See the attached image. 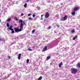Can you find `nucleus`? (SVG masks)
Wrapping results in <instances>:
<instances>
[{
	"mask_svg": "<svg viewBox=\"0 0 80 80\" xmlns=\"http://www.w3.org/2000/svg\"><path fill=\"white\" fill-rule=\"evenodd\" d=\"M31 15H32V14H28V16L29 17V16H31Z\"/></svg>",
	"mask_w": 80,
	"mask_h": 80,
	"instance_id": "cd10ccee",
	"label": "nucleus"
},
{
	"mask_svg": "<svg viewBox=\"0 0 80 80\" xmlns=\"http://www.w3.org/2000/svg\"><path fill=\"white\" fill-rule=\"evenodd\" d=\"M5 39L3 38H0V41H5Z\"/></svg>",
	"mask_w": 80,
	"mask_h": 80,
	"instance_id": "ddd939ff",
	"label": "nucleus"
},
{
	"mask_svg": "<svg viewBox=\"0 0 80 80\" xmlns=\"http://www.w3.org/2000/svg\"><path fill=\"white\" fill-rule=\"evenodd\" d=\"M72 15H74L75 14V11L73 12L72 13Z\"/></svg>",
	"mask_w": 80,
	"mask_h": 80,
	"instance_id": "f3484780",
	"label": "nucleus"
},
{
	"mask_svg": "<svg viewBox=\"0 0 80 80\" xmlns=\"http://www.w3.org/2000/svg\"><path fill=\"white\" fill-rule=\"evenodd\" d=\"M77 36H76L75 37H73V40H76V39H77Z\"/></svg>",
	"mask_w": 80,
	"mask_h": 80,
	"instance_id": "9b49d317",
	"label": "nucleus"
},
{
	"mask_svg": "<svg viewBox=\"0 0 80 80\" xmlns=\"http://www.w3.org/2000/svg\"><path fill=\"white\" fill-rule=\"evenodd\" d=\"M8 29H9V30H13V29L11 28H8Z\"/></svg>",
	"mask_w": 80,
	"mask_h": 80,
	"instance_id": "5701e85b",
	"label": "nucleus"
},
{
	"mask_svg": "<svg viewBox=\"0 0 80 80\" xmlns=\"http://www.w3.org/2000/svg\"><path fill=\"white\" fill-rule=\"evenodd\" d=\"M23 22V21L22 20V19H20L19 20V23H22Z\"/></svg>",
	"mask_w": 80,
	"mask_h": 80,
	"instance_id": "dca6fc26",
	"label": "nucleus"
},
{
	"mask_svg": "<svg viewBox=\"0 0 80 80\" xmlns=\"http://www.w3.org/2000/svg\"><path fill=\"white\" fill-rule=\"evenodd\" d=\"M28 51H32V49H31V48L30 47H29L28 48Z\"/></svg>",
	"mask_w": 80,
	"mask_h": 80,
	"instance_id": "f8f14e48",
	"label": "nucleus"
},
{
	"mask_svg": "<svg viewBox=\"0 0 80 80\" xmlns=\"http://www.w3.org/2000/svg\"><path fill=\"white\" fill-rule=\"evenodd\" d=\"M56 25H57V27H60V26H59V25H58L57 24H56Z\"/></svg>",
	"mask_w": 80,
	"mask_h": 80,
	"instance_id": "2f4dec72",
	"label": "nucleus"
},
{
	"mask_svg": "<svg viewBox=\"0 0 80 80\" xmlns=\"http://www.w3.org/2000/svg\"><path fill=\"white\" fill-rule=\"evenodd\" d=\"M6 26L8 27H10V25L8 23H7L6 24Z\"/></svg>",
	"mask_w": 80,
	"mask_h": 80,
	"instance_id": "6ab92c4d",
	"label": "nucleus"
},
{
	"mask_svg": "<svg viewBox=\"0 0 80 80\" xmlns=\"http://www.w3.org/2000/svg\"><path fill=\"white\" fill-rule=\"evenodd\" d=\"M13 43H12L11 44V45H13Z\"/></svg>",
	"mask_w": 80,
	"mask_h": 80,
	"instance_id": "ea45409f",
	"label": "nucleus"
},
{
	"mask_svg": "<svg viewBox=\"0 0 80 80\" xmlns=\"http://www.w3.org/2000/svg\"><path fill=\"white\" fill-rule=\"evenodd\" d=\"M48 17H49V13H48V12H47L45 15V18H47Z\"/></svg>",
	"mask_w": 80,
	"mask_h": 80,
	"instance_id": "7ed1b4c3",
	"label": "nucleus"
},
{
	"mask_svg": "<svg viewBox=\"0 0 80 80\" xmlns=\"http://www.w3.org/2000/svg\"><path fill=\"white\" fill-rule=\"evenodd\" d=\"M50 58V56H48L47 57V60H49Z\"/></svg>",
	"mask_w": 80,
	"mask_h": 80,
	"instance_id": "a878e982",
	"label": "nucleus"
},
{
	"mask_svg": "<svg viewBox=\"0 0 80 80\" xmlns=\"http://www.w3.org/2000/svg\"><path fill=\"white\" fill-rule=\"evenodd\" d=\"M41 20H42L43 19L42 17H41Z\"/></svg>",
	"mask_w": 80,
	"mask_h": 80,
	"instance_id": "58836bf2",
	"label": "nucleus"
},
{
	"mask_svg": "<svg viewBox=\"0 0 80 80\" xmlns=\"http://www.w3.org/2000/svg\"><path fill=\"white\" fill-rule=\"evenodd\" d=\"M77 67L78 68H80V63L77 64L76 65Z\"/></svg>",
	"mask_w": 80,
	"mask_h": 80,
	"instance_id": "6e6552de",
	"label": "nucleus"
},
{
	"mask_svg": "<svg viewBox=\"0 0 80 80\" xmlns=\"http://www.w3.org/2000/svg\"><path fill=\"white\" fill-rule=\"evenodd\" d=\"M36 30L34 29L32 31V33H34V32Z\"/></svg>",
	"mask_w": 80,
	"mask_h": 80,
	"instance_id": "4be33fe9",
	"label": "nucleus"
},
{
	"mask_svg": "<svg viewBox=\"0 0 80 80\" xmlns=\"http://www.w3.org/2000/svg\"><path fill=\"white\" fill-rule=\"evenodd\" d=\"M71 32L72 33H74V32H75V29L72 30Z\"/></svg>",
	"mask_w": 80,
	"mask_h": 80,
	"instance_id": "b1692460",
	"label": "nucleus"
},
{
	"mask_svg": "<svg viewBox=\"0 0 80 80\" xmlns=\"http://www.w3.org/2000/svg\"><path fill=\"white\" fill-rule=\"evenodd\" d=\"M37 8H38V9H40V7H37Z\"/></svg>",
	"mask_w": 80,
	"mask_h": 80,
	"instance_id": "473e14b6",
	"label": "nucleus"
},
{
	"mask_svg": "<svg viewBox=\"0 0 80 80\" xmlns=\"http://www.w3.org/2000/svg\"><path fill=\"white\" fill-rule=\"evenodd\" d=\"M14 30H15V32H16V33H17L18 32H21L19 28H14Z\"/></svg>",
	"mask_w": 80,
	"mask_h": 80,
	"instance_id": "20e7f679",
	"label": "nucleus"
},
{
	"mask_svg": "<svg viewBox=\"0 0 80 80\" xmlns=\"http://www.w3.org/2000/svg\"><path fill=\"white\" fill-rule=\"evenodd\" d=\"M23 15H24V14L23 13H22L21 14V16H23Z\"/></svg>",
	"mask_w": 80,
	"mask_h": 80,
	"instance_id": "c85d7f7f",
	"label": "nucleus"
},
{
	"mask_svg": "<svg viewBox=\"0 0 80 80\" xmlns=\"http://www.w3.org/2000/svg\"><path fill=\"white\" fill-rule=\"evenodd\" d=\"M47 50V46H45L44 48L43 49V51H46Z\"/></svg>",
	"mask_w": 80,
	"mask_h": 80,
	"instance_id": "0eeeda50",
	"label": "nucleus"
},
{
	"mask_svg": "<svg viewBox=\"0 0 80 80\" xmlns=\"http://www.w3.org/2000/svg\"><path fill=\"white\" fill-rule=\"evenodd\" d=\"M50 64L51 65V64H52V63H50Z\"/></svg>",
	"mask_w": 80,
	"mask_h": 80,
	"instance_id": "c03bdc74",
	"label": "nucleus"
},
{
	"mask_svg": "<svg viewBox=\"0 0 80 80\" xmlns=\"http://www.w3.org/2000/svg\"><path fill=\"white\" fill-rule=\"evenodd\" d=\"M18 2L17 1L16 2V4H18Z\"/></svg>",
	"mask_w": 80,
	"mask_h": 80,
	"instance_id": "72a5a7b5",
	"label": "nucleus"
},
{
	"mask_svg": "<svg viewBox=\"0 0 80 80\" xmlns=\"http://www.w3.org/2000/svg\"><path fill=\"white\" fill-rule=\"evenodd\" d=\"M43 17V15H41V17Z\"/></svg>",
	"mask_w": 80,
	"mask_h": 80,
	"instance_id": "a19ab883",
	"label": "nucleus"
},
{
	"mask_svg": "<svg viewBox=\"0 0 80 80\" xmlns=\"http://www.w3.org/2000/svg\"><path fill=\"white\" fill-rule=\"evenodd\" d=\"M7 22H10V21H11V19L10 18H8V19H7Z\"/></svg>",
	"mask_w": 80,
	"mask_h": 80,
	"instance_id": "4468645a",
	"label": "nucleus"
},
{
	"mask_svg": "<svg viewBox=\"0 0 80 80\" xmlns=\"http://www.w3.org/2000/svg\"><path fill=\"white\" fill-rule=\"evenodd\" d=\"M62 64H63V62H61L59 65V68L61 67V66L62 65Z\"/></svg>",
	"mask_w": 80,
	"mask_h": 80,
	"instance_id": "1a4fd4ad",
	"label": "nucleus"
},
{
	"mask_svg": "<svg viewBox=\"0 0 80 80\" xmlns=\"http://www.w3.org/2000/svg\"><path fill=\"white\" fill-rule=\"evenodd\" d=\"M1 22V20H0V23Z\"/></svg>",
	"mask_w": 80,
	"mask_h": 80,
	"instance_id": "79ce46f5",
	"label": "nucleus"
},
{
	"mask_svg": "<svg viewBox=\"0 0 80 80\" xmlns=\"http://www.w3.org/2000/svg\"><path fill=\"white\" fill-rule=\"evenodd\" d=\"M78 72V70L76 68H73L71 69V72L72 73H76Z\"/></svg>",
	"mask_w": 80,
	"mask_h": 80,
	"instance_id": "f257e3e1",
	"label": "nucleus"
},
{
	"mask_svg": "<svg viewBox=\"0 0 80 80\" xmlns=\"http://www.w3.org/2000/svg\"><path fill=\"white\" fill-rule=\"evenodd\" d=\"M21 58V54H19L18 55V60H20Z\"/></svg>",
	"mask_w": 80,
	"mask_h": 80,
	"instance_id": "9d476101",
	"label": "nucleus"
},
{
	"mask_svg": "<svg viewBox=\"0 0 80 80\" xmlns=\"http://www.w3.org/2000/svg\"><path fill=\"white\" fill-rule=\"evenodd\" d=\"M12 33H15V31L13 30H13H12Z\"/></svg>",
	"mask_w": 80,
	"mask_h": 80,
	"instance_id": "412c9836",
	"label": "nucleus"
},
{
	"mask_svg": "<svg viewBox=\"0 0 80 80\" xmlns=\"http://www.w3.org/2000/svg\"><path fill=\"white\" fill-rule=\"evenodd\" d=\"M79 8L78 7H75L74 8L73 10L74 11H77V10H79Z\"/></svg>",
	"mask_w": 80,
	"mask_h": 80,
	"instance_id": "423d86ee",
	"label": "nucleus"
},
{
	"mask_svg": "<svg viewBox=\"0 0 80 80\" xmlns=\"http://www.w3.org/2000/svg\"><path fill=\"white\" fill-rule=\"evenodd\" d=\"M8 58H9V59H10V58H11V57H10V56H8Z\"/></svg>",
	"mask_w": 80,
	"mask_h": 80,
	"instance_id": "f704fd0d",
	"label": "nucleus"
},
{
	"mask_svg": "<svg viewBox=\"0 0 80 80\" xmlns=\"http://www.w3.org/2000/svg\"><path fill=\"white\" fill-rule=\"evenodd\" d=\"M27 4H25L24 5V6L25 8H26V7H27Z\"/></svg>",
	"mask_w": 80,
	"mask_h": 80,
	"instance_id": "393cba45",
	"label": "nucleus"
},
{
	"mask_svg": "<svg viewBox=\"0 0 80 80\" xmlns=\"http://www.w3.org/2000/svg\"><path fill=\"white\" fill-rule=\"evenodd\" d=\"M23 22L24 23V25H25V21Z\"/></svg>",
	"mask_w": 80,
	"mask_h": 80,
	"instance_id": "c9c22d12",
	"label": "nucleus"
},
{
	"mask_svg": "<svg viewBox=\"0 0 80 80\" xmlns=\"http://www.w3.org/2000/svg\"><path fill=\"white\" fill-rule=\"evenodd\" d=\"M33 17H35V15L33 14L32 15Z\"/></svg>",
	"mask_w": 80,
	"mask_h": 80,
	"instance_id": "7c9ffc66",
	"label": "nucleus"
},
{
	"mask_svg": "<svg viewBox=\"0 0 80 80\" xmlns=\"http://www.w3.org/2000/svg\"><path fill=\"white\" fill-rule=\"evenodd\" d=\"M28 19L30 20H33V19L32 18H28Z\"/></svg>",
	"mask_w": 80,
	"mask_h": 80,
	"instance_id": "aec40b11",
	"label": "nucleus"
},
{
	"mask_svg": "<svg viewBox=\"0 0 80 80\" xmlns=\"http://www.w3.org/2000/svg\"><path fill=\"white\" fill-rule=\"evenodd\" d=\"M61 5H62V3H61Z\"/></svg>",
	"mask_w": 80,
	"mask_h": 80,
	"instance_id": "37998d69",
	"label": "nucleus"
},
{
	"mask_svg": "<svg viewBox=\"0 0 80 80\" xmlns=\"http://www.w3.org/2000/svg\"><path fill=\"white\" fill-rule=\"evenodd\" d=\"M29 2V0H27V2Z\"/></svg>",
	"mask_w": 80,
	"mask_h": 80,
	"instance_id": "e433bc0d",
	"label": "nucleus"
},
{
	"mask_svg": "<svg viewBox=\"0 0 80 80\" xmlns=\"http://www.w3.org/2000/svg\"><path fill=\"white\" fill-rule=\"evenodd\" d=\"M29 62V59H27V63H28Z\"/></svg>",
	"mask_w": 80,
	"mask_h": 80,
	"instance_id": "bb28decb",
	"label": "nucleus"
},
{
	"mask_svg": "<svg viewBox=\"0 0 80 80\" xmlns=\"http://www.w3.org/2000/svg\"><path fill=\"white\" fill-rule=\"evenodd\" d=\"M42 77L40 76L38 80H41L42 79Z\"/></svg>",
	"mask_w": 80,
	"mask_h": 80,
	"instance_id": "a211bd4d",
	"label": "nucleus"
},
{
	"mask_svg": "<svg viewBox=\"0 0 80 80\" xmlns=\"http://www.w3.org/2000/svg\"><path fill=\"white\" fill-rule=\"evenodd\" d=\"M10 28H12V26H10Z\"/></svg>",
	"mask_w": 80,
	"mask_h": 80,
	"instance_id": "4c0bfd02",
	"label": "nucleus"
},
{
	"mask_svg": "<svg viewBox=\"0 0 80 80\" xmlns=\"http://www.w3.org/2000/svg\"><path fill=\"white\" fill-rule=\"evenodd\" d=\"M51 28V26H49L48 27V29H50Z\"/></svg>",
	"mask_w": 80,
	"mask_h": 80,
	"instance_id": "c756f323",
	"label": "nucleus"
},
{
	"mask_svg": "<svg viewBox=\"0 0 80 80\" xmlns=\"http://www.w3.org/2000/svg\"><path fill=\"white\" fill-rule=\"evenodd\" d=\"M23 24L22 23H21V26L20 27V28L19 29V30H20V31L21 32L22 31V29H23Z\"/></svg>",
	"mask_w": 80,
	"mask_h": 80,
	"instance_id": "39448f33",
	"label": "nucleus"
},
{
	"mask_svg": "<svg viewBox=\"0 0 80 80\" xmlns=\"http://www.w3.org/2000/svg\"><path fill=\"white\" fill-rule=\"evenodd\" d=\"M14 19L15 20H16L17 21H18V19H17V18L16 17H14Z\"/></svg>",
	"mask_w": 80,
	"mask_h": 80,
	"instance_id": "2eb2a0df",
	"label": "nucleus"
},
{
	"mask_svg": "<svg viewBox=\"0 0 80 80\" xmlns=\"http://www.w3.org/2000/svg\"><path fill=\"white\" fill-rule=\"evenodd\" d=\"M67 16L66 15L64 17H62V18L60 19V20L61 21H65V20H67Z\"/></svg>",
	"mask_w": 80,
	"mask_h": 80,
	"instance_id": "f03ea898",
	"label": "nucleus"
}]
</instances>
